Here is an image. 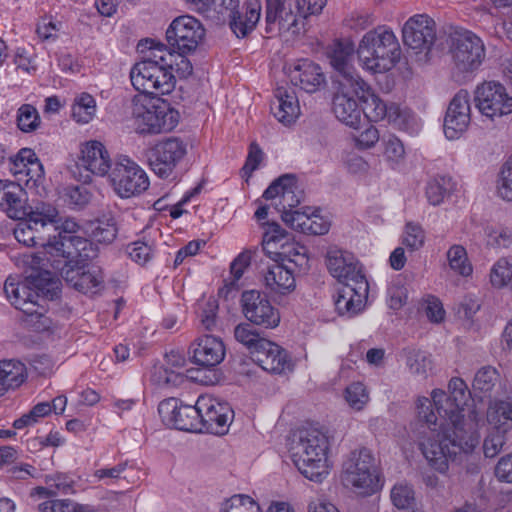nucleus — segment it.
<instances>
[{
    "instance_id": "de8ad7c7",
    "label": "nucleus",
    "mask_w": 512,
    "mask_h": 512,
    "mask_svg": "<svg viewBox=\"0 0 512 512\" xmlns=\"http://www.w3.org/2000/svg\"><path fill=\"white\" fill-rule=\"evenodd\" d=\"M117 234V222L112 215H104L92 224L91 238L100 244H111L116 239Z\"/></svg>"
},
{
    "instance_id": "5fc2aeb1",
    "label": "nucleus",
    "mask_w": 512,
    "mask_h": 512,
    "mask_svg": "<svg viewBox=\"0 0 512 512\" xmlns=\"http://www.w3.org/2000/svg\"><path fill=\"white\" fill-rule=\"evenodd\" d=\"M447 260L451 270L457 274L467 277L473 272L471 263L468 260L466 249L461 245H453L447 251Z\"/></svg>"
},
{
    "instance_id": "ea45409f",
    "label": "nucleus",
    "mask_w": 512,
    "mask_h": 512,
    "mask_svg": "<svg viewBox=\"0 0 512 512\" xmlns=\"http://www.w3.org/2000/svg\"><path fill=\"white\" fill-rule=\"evenodd\" d=\"M144 56L140 62H149L156 67L163 68L164 72H172L173 50L168 49L164 44L152 39H146L139 43Z\"/></svg>"
},
{
    "instance_id": "393cba45",
    "label": "nucleus",
    "mask_w": 512,
    "mask_h": 512,
    "mask_svg": "<svg viewBox=\"0 0 512 512\" xmlns=\"http://www.w3.org/2000/svg\"><path fill=\"white\" fill-rule=\"evenodd\" d=\"M369 292L367 280L356 283L344 284L334 296V305L340 316L352 318L359 314L365 307Z\"/></svg>"
},
{
    "instance_id": "680f3d73",
    "label": "nucleus",
    "mask_w": 512,
    "mask_h": 512,
    "mask_svg": "<svg viewBox=\"0 0 512 512\" xmlns=\"http://www.w3.org/2000/svg\"><path fill=\"white\" fill-rule=\"evenodd\" d=\"M135 468L134 463L126 460L118 463L113 467H105L95 470L93 476L99 480L104 481L106 484H109L118 479L124 478L128 479V475L122 476L127 470H132Z\"/></svg>"
},
{
    "instance_id": "1a4fd4ad",
    "label": "nucleus",
    "mask_w": 512,
    "mask_h": 512,
    "mask_svg": "<svg viewBox=\"0 0 512 512\" xmlns=\"http://www.w3.org/2000/svg\"><path fill=\"white\" fill-rule=\"evenodd\" d=\"M267 33L296 35L300 31L304 9L299 0H265Z\"/></svg>"
},
{
    "instance_id": "a211bd4d",
    "label": "nucleus",
    "mask_w": 512,
    "mask_h": 512,
    "mask_svg": "<svg viewBox=\"0 0 512 512\" xmlns=\"http://www.w3.org/2000/svg\"><path fill=\"white\" fill-rule=\"evenodd\" d=\"M4 292L7 299L16 309L21 310L26 316L32 319H43L42 326H47L45 306L41 303L38 292L27 283H14L9 277L5 281Z\"/></svg>"
},
{
    "instance_id": "2f4dec72",
    "label": "nucleus",
    "mask_w": 512,
    "mask_h": 512,
    "mask_svg": "<svg viewBox=\"0 0 512 512\" xmlns=\"http://www.w3.org/2000/svg\"><path fill=\"white\" fill-rule=\"evenodd\" d=\"M8 165L13 175L24 174L27 177L26 182L37 183L44 177L43 165L29 148H23L15 156L10 157Z\"/></svg>"
},
{
    "instance_id": "69168bd1",
    "label": "nucleus",
    "mask_w": 512,
    "mask_h": 512,
    "mask_svg": "<svg viewBox=\"0 0 512 512\" xmlns=\"http://www.w3.org/2000/svg\"><path fill=\"white\" fill-rule=\"evenodd\" d=\"M384 158L392 167L400 164L405 157V148L400 139L394 135H390L383 139Z\"/></svg>"
},
{
    "instance_id": "603ef678",
    "label": "nucleus",
    "mask_w": 512,
    "mask_h": 512,
    "mask_svg": "<svg viewBox=\"0 0 512 512\" xmlns=\"http://www.w3.org/2000/svg\"><path fill=\"white\" fill-rule=\"evenodd\" d=\"M151 377L155 384L164 388L179 387L186 382L182 371L163 365L155 366Z\"/></svg>"
},
{
    "instance_id": "a18cd8bd",
    "label": "nucleus",
    "mask_w": 512,
    "mask_h": 512,
    "mask_svg": "<svg viewBox=\"0 0 512 512\" xmlns=\"http://www.w3.org/2000/svg\"><path fill=\"white\" fill-rule=\"evenodd\" d=\"M26 379V367L19 360H2V391L18 388Z\"/></svg>"
},
{
    "instance_id": "72a5a7b5",
    "label": "nucleus",
    "mask_w": 512,
    "mask_h": 512,
    "mask_svg": "<svg viewBox=\"0 0 512 512\" xmlns=\"http://www.w3.org/2000/svg\"><path fill=\"white\" fill-rule=\"evenodd\" d=\"M264 284L266 289L272 294H289L296 287L294 272L286 264L276 262L265 272Z\"/></svg>"
},
{
    "instance_id": "e433bc0d",
    "label": "nucleus",
    "mask_w": 512,
    "mask_h": 512,
    "mask_svg": "<svg viewBox=\"0 0 512 512\" xmlns=\"http://www.w3.org/2000/svg\"><path fill=\"white\" fill-rule=\"evenodd\" d=\"M275 99L276 101L271 105L272 113L279 122L290 125L300 114V106L295 93L279 87L275 91Z\"/></svg>"
},
{
    "instance_id": "4d7b16f0",
    "label": "nucleus",
    "mask_w": 512,
    "mask_h": 512,
    "mask_svg": "<svg viewBox=\"0 0 512 512\" xmlns=\"http://www.w3.org/2000/svg\"><path fill=\"white\" fill-rule=\"evenodd\" d=\"M129 258L139 265H145L154 256V244L148 240H137L127 245Z\"/></svg>"
},
{
    "instance_id": "2eb2a0df",
    "label": "nucleus",
    "mask_w": 512,
    "mask_h": 512,
    "mask_svg": "<svg viewBox=\"0 0 512 512\" xmlns=\"http://www.w3.org/2000/svg\"><path fill=\"white\" fill-rule=\"evenodd\" d=\"M241 306L245 318L254 325L273 329L280 323L279 310L258 290L244 291Z\"/></svg>"
},
{
    "instance_id": "dca6fc26",
    "label": "nucleus",
    "mask_w": 512,
    "mask_h": 512,
    "mask_svg": "<svg viewBox=\"0 0 512 512\" xmlns=\"http://www.w3.org/2000/svg\"><path fill=\"white\" fill-rule=\"evenodd\" d=\"M449 395L440 389L431 393V407H435L437 416L464 415L465 406L471 397L467 384L463 379L453 377L448 385ZM433 410V408H431Z\"/></svg>"
},
{
    "instance_id": "6ab92c4d",
    "label": "nucleus",
    "mask_w": 512,
    "mask_h": 512,
    "mask_svg": "<svg viewBox=\"0 0 512 512\" xmlns=\"http://www.w3.org/2000/svg\"><path fill=\"white\" fill-rule=\"evenodd\" d=\"M197 409L201 426L200 432L223 434L233 418V410L227 403L211 396H199Z\"/></svg>"
},
{
    "instance_id": "49530a36",
    "label": "nucleus",
    "mask_w": 512,
    "mask_h": 512,
    "mask_svg": "<svg viewBox=\"0 0 512 512\" xmlns=\"http://www.w3.org/2000/svg\"><path fill=\"white\" fill-rule=\"evenodd\" d=\"M499 382L500 375L496 368L492 366H484L476 372L472 388L477 396L484 397L490 394Z\"/></svg>"
},
{
    "instance_id": "39448f33",
    "label": "nucleus",
    "mask_w": 512,
    "mask_h": 512,
    "mask_svg": "<svg viewBox=\"0 0 512 512\" xmlns=\"http://www.w3.org/2000/svg\"><path fill=\"white\" fill-rule=\"evenodd\" d=\"M132 114L135 129L139 134L168 132L178 123V112L159 97H135Z\"/></svg>"
},
{
    "instance_id": "bb28decb",
    "label": "nucleus",
    "mask_w": 512,
    "mask_h": 512,
    "mask_svg": "<svg viewBox=\"0 0 512 512\" xmlns=\"http://www.w3.org/2000/svg\"><path fill=\"white\" fill-rule=\"evenodd\" d=\"M353 54L354 45L352 42L340 40L334 42L328 54L330 64L336 71L334 84H340L345 78L355 84L363 85V79L352 65Z\"/></svg>"
},
{
    "instance_id": "0eeeda50",
    "label": "nucleus",
    "mask_w": 512,
    "mask_h": 512,
    "mask_svg": "<svg viewBox=\"0 0 512 512\" xmlns=\"http://www.w3.org/2000/svg\"><path fill=\"white\" fill-rule=\"evenodd\" d=\"M449 40L454 68L459 73H471L481 66L485 47L480 37L469 30L456 29L450 33Z\"/></svg>"
},
{
    "instance_id": "ddd939ff",
    "label": "nucleus",
    "mask_w": 512,
    "mask_h": 512,
    "mask_svg": "<svg viewBox=\"0 0 512 512\" xmlns=\"http://www.w3.org/2000/svg\"><path fill=\"white\" fill-rule=\"evenodd\" d=\"M474 102L479 112L491 120L512 113V97L508 95L506 88L497 82H484L477 86Z\"/></svg>"
},
{
    "instance_id": "79ce46f5",
    "label": "nucleus",
    "mask_w": 512,
    "mask_h": 512,
    "mask_svg": "<svg viewBox=\"0 0 512 512\" xmlns=\"http://www.w3.org/2000/svg\"><path fill=\"white\" fill-rule=\"evenodd\" d=\"M57 223L55 226H48L46 230H53L54 232H58L57 235L51 236L48 234V245H46L47 253H50L51 256H60V243L64 241V237L66 236H76L80 229V225L72 218H66L65 220H61L59 215L57 216Z\"/></svg>"
},
{
    "instance_id": "473e14b6",
    "label": "nucleus",
    "mask_w": 512,
    "mask_h": 512,
    "mask_svg": "<svg viewBox=\"0 0 512 512\" xmlns=\"http://www.w3.org/2000/svg\"><path fill=\"white\" fill-rule=\"evenodd\" d=\"M2 191L7 216L15 220H24L32 209L27 205V193L23 187L18 183L2 180Z\"/></svg>"
},
{
    "instance_id": "aec40b11",
    "label": "nucleus",
    "mask_w": 512,
    "mask_h": 512,
    "mask_svg": "<svg viewBox=\"0 0 512 512\" xmlns=\"http://www.w3.org/2000/svg\"><path fill=\"white\" fill-rule=\"evenodd\" d=\"M404 44L417 53H428L436 39V24L427 15H414L403 26Z\"/></svg>"
},
{
    "instance_id": "c85d7f7f",
    "label": "nucleus",
    "mask_w": 512,
    "mask_h": 512,
    "mask_svg": "<svg viewBox=\"0 0 512 512\" xmlns=\"http://www.w3.org/2000/svg\"><path fill=\"white\" fill-rule=\"evenodd\" d=\"M253 360L265 371L281 374L292 369L291 359L285 349L270 340L261 341Z\"/></svg>"
},
{
    "instance_id": "774afa93",
    "label": "nucleus",
    "mask_w": 512,
    "mask_h": 512,
    "mask_svg": "<svg viewBox=\"0 0 512 512\" xmlns=\"http://www.w3.org/2000/svg\"><path fill=\"white\" fill-rule=\"evenodd\" d=\"M425 233L419 224L408 222L405 225L403 244L412 251L420 249L424 245Z\"/></svg>"
},
{
    "instance_id": "412c9836",
    "label": "nucleus",
    "mask_w": 512,
    "mask_h": 512,
    "mask_svg": "<svg viewBox=\"0 0 512 512\" xmlns=\"http://www.w3.org/2000/svg\"><path fill=\"white\" fill-rule=\"evenodd\" d=\"M61 276L68 285L83 294H96L104 288L103 270L93 264L72 266L65 262Z\"/></svg>"
},
{
    "instance_id": "58836bf2",
    "label": "nucleus",
    "mask_w": 512,
    "mask_h": 512,
    "mask_svg": "<svg viewBox=\"0 0 512 512\" xmlns=\"http://www.w3.org/2000/svg\"><path fill=\"white\" fill-rule=\"evenodd\" d=\"M486 421L489 428L508 433L512 430V399H494L488 404Z\"/></svg>"
},
{
    "instance_id": "f03ea898",
    "label": "nucleus",
    "mask_w": 512,
    "mask_h": 512,
    "mask_svg": "<svg viewBox=\"0 0 512 512\" xmlns=\"http://www.w3.org/2000/svg\"><path fill=\"white\" fill-rule=\"evenodd\" d=\"M329 437L317 428H303L291 444V456L295 466L307 479L321 482L329 474Z\"/></svg>"
},
{
    "instance_id": "3c124183",
    "label": "nucleus",
    "mask_w": 512,
    "mask_h": 512,
    "mask_svg": "<svg viewBox=\"0 0 512 512\" xmlns=\"http://www.w3.org/2000/svg\"><path fill=\"white\" fill-rule=\"evenodd\" d=\"M454 183L450 177L437 176L426 186V197L433 206L441 204L444 198L453 190Z\"/></svg>"
},
{
    "instance_id": "052dcab7",
    "label": "nucleus",
    "mask_w": 512,
    "mask_h": 512,
    "mask_svg": "<svg viewBox=\"0 0 512 512\" xmlns=\"http://www.w3.org/2000/svg\"><path fill=\"white\" fill-rule=\"evenodd\" d=\"M220 512H261V509L250 496L239 494L226 500Z\"/></svg>"
},
{
    "instance_id": "c756f323",
    "label": "nucleus",
    "mask_w": 512,
    "mask_h": 512,
    "mask_svg": "<svg viewBox=\"0 0 512 512\" xmlns=\"http://www.w3.org/2000/svg\"><path fill=\"white\" fill-rule=\"evenodd\" d=\"M78 165L98 176H105L113 167L106 147L97 140L82 145Z\"/></svg>"
},
{
    "instance_id": "e2e57ef3",
    "label": "nucleus",
    "mask_w": 512,
    "mask_h": 512,
    "mask_svg": "<svg viewBox=\"0 0 512 512\" xmlns=\"http://www.w3.org/2000/svg\"><path fill=\"white\" fill-rule=\"evenodd\" d=\"M506 432L488 428L487 435L483 441V453L487 458H494L503 449L507 441Z\"/></svg>"
},
{
    "instance_id": "4c0bfd02",
    "label": "nucleus",
    "mask_w": 512,
    "mask_h": 512,
    "mask_svg": "<svg viewBox=\"0 0 512 512\" xmlns=\"http://www.w3.org/2000/svg\"><path fill=\"white\" fill-rule=\"evenodd\" d=\"M44 483L46 486H37L30 492V496L38 499H49L59 494H68L73 491L75 481L71 476L65 473H53L45 475Z\"/></svg>"
},
{
    "instance_id": "6e6d98bb",
    "label": "nucleus",
    "mask_w": 512,
    "mask_h": 512,
    "mask_svg": "<svg viewBox=\"0 0 512 512\" xmlns=\"http://www.w3.org/2000/svg\"><path fill=\"white\" fill-rule=\"evenodd\" d=\"M391 500L398 509L411 510L415 507V493L407 483H397L391 490Z\"/></svg>"
},
{
    "instance_id": "cd10ccee",
    "label": "nucleus",
    "mask_w": 512,
    "mask_h": 512,
    "mask_svg": "<svg viewBox=\"0 0 512 512\" xmlns=\"http://www.w3.org/2000/svg\"><path fill=\"white\" fill-rule=\"evenodd\" d=\"M291 83L307 93H314L325 83L321 67L308 59L298 60L288 70Z\"/></svg>"
},
{
    "instance_id": "37998d69",
    "label": "nucleus",
    "mask_w": 512,
    "mask_h": 512,
    "mask_svg": "<svg viewBox=\"0 0 512 512\" xmlns=\"http://www.w3.org/2000/svg\"><path fill=\"white\" fill-rule=\"evenodd\" d=\"M39 512H102L99 506L79 503L70 498H49L38 504Z\"/></svg>"
},
{
    "instance_id": "0e129e2a",
    "label": "nucleus",
    "mask_w": 512,
    "mask_h": 512,
    "mask_svg": "<svg viewBox=\"0 0 512 512\" xmlns=\"http://www.w3.org/2000/svg\"><path fill=\"white\" fill-rule=\"evenodd\" d=\"M387 120L400 130H408L413 127L416 118L411 110L401 108L396 104H391Z\"/></svg>"
},
{
    "instance_id": "20e7f679",
    "label": "nucleus",
    "mask_w": 512,
    "mask_h": 512,
    "mask_svg": "<svg viewBox=\"0 0 512 512\" xmlns=\"http://www.w3.org/2000/svg\"><path fill=\"white\" fill-rule=\"evenodd\" d=\"M341 481L360 495H371L379 489L376 460L368 448L361 447L347 455L342 464Z\"/></svg>"
},
{
    "instance_id": "a19ab883",
    "label": "nucleus",
    "mask_w": 512,
    "mask_h": 512,
    "mask_svg": "<svg viewBox=\"0 0 512 512\" xmlns=\"http://www.w3.org/2000/svg\"><path fill=\"white\" fill-rule=\"evenodd\" d=\"M261 16V5L249 3L244 14L233 13L230 17V28L238 37L247 36L256 26Z\"/></svg>"
},
{
    "instance_id": "09e8293b",
    "label": "nucleus",
    "mask_w": 512,
    "mask_h": 512,
    "mask_svg": "<svg viewBox=\"0 0 512 512\" xmlns=\"http://www.w3.org/2000/svg\"><path fill=\"white\" fill-rule=\"evenodd\" d=\"M96 113V101L92 95L83 92L75 97L72 105V117L80 124L89 123Z\"/></svg>"
},
{
    "instance_id": "b1692460",
    "label": "nucleus",
    "mask_w": 512,
    "mask_h": 512,
    "mask_svg": "<svg viewBox=\"0 0 512 512\" xmlns=\"http://www.w3.org/2000/svg\"><path fill=\"white\" fill-rule=\"evenodd\" d=\"M326 266L329 273L343 284L367 280L362 265L350 252L340 249H330L326 255Z\"/></svg>"
},
{
    "instance_id": "f704fd0d",
    "label": "nucleus",
    "mask_w": 512,
    "mask_h": 512,
    "mask_svg": "<svg viewBox=\"0 0 512 512\" xmlns=\"http://www.w3.org/2000/svg\"><path fill=\"white\" fill-rule=\"evenodd\" d=\"M60 256L65 262L93 260L99 255V248L92 241L80 236H66L60 243Z\"/></svg>"
},
{
    "instance_id": "bf43d9fd",
    "label": "nucleus",
    "mask_w": 512,
    "mask_h": 512,
    "mask_svg": "<svg viewBox=\"0 0 512 512\" xmlns=\"http://www.w3.org/2000/svg\"><path fill=\"white\" fill-rule=\"evenodd\" d=\"M344 398L348 405L356 411H360L369 401V393L361 382H353L345 389Z\"/></svg>"
},
{
    "instance_id": "a878e982",
    "label": "nucleus",
    "mask_w": 512,
    "mask_h": 512,
    "mask_svg": "<svg viewBox=\"0 0 512 512\" xmlns=\"http://www.w3.org/2000/svg\"><path fill=\"white\" fill-rule=\"evenodd\" d=\"M263 198L266 200L278 199L275 205L282 215L283 211H292L300 204L303 191L299 188L296 179L286 174L268 186L263 193Z\"/></svg>"
},
{
    "instance_id": "423d86ee",
    "label": "nucleus",
    "mask_w": 512,
    "mask_h": 512,
    "mask_svg": "<svg viewBox=\"0 0 512 512\" xmlns=\"http://www.w3.org/2000/svg\"><path fill=\"white\" fill-rule=\"evenodd\" d=\"M262 248L265 254L275 262H285L295 265L299 271L309 268L308 249L292 240L288 233L278 223H265Z\"/></svg>"
},
{
    "instance_id": "f3484780",
    "label": "nucleus",
    "mask_w": 512,
    "mask_h": 512,
    "mask_svg": "<svg viewBox=\"0 0 512 512\" xmlns=\"http://www.w3.org/2000/svg\"><path fill=\"white\" fill-rule=\"evenodd\" d=\"M335 85L332 100V110L336 118L345 125L357 128L362 119V109L356 97V84L349 79H343Z\"/></svg>"
},
{
    "instance_id": "7c9ffc66",
    "label": "nucleus",
    "mask_w": 512,
    "mask_h": 512,
    "mask_svg": "<svg viewBox=\"0 0 512 512\" xmlns=\"http://www.w3.org/2000/svg\"><path fill=\"white\" fill-rule=\"evenodd\" d=\"M225 357V347L221 339L205 335L193 344V361L195 364L212 368L220 364Z\"/></svg>"
},
{
    "instance_id": "4468645a",
    "label": "nucleus",
    "mask_w": 512,
    "mask_h": 512,
    "mask_svg": "<svg viewBox=\"0 0 512 512\" xmlns=\"http://www.w3.org/2000/svg\"><path fill=\"white\" fill-rule=\"evenodd\" d=\"M205 35L199 20L190 15L175 18L166 31L170 48L181 53H193Z\"/></svg>"
},
{
    "instance_id": "4be33fe9",
    "label": "nucleus",
    "mask_w": 512,
    "mask_h": 512,
    "mask_svg": "<svg viewBox=\"0 0 512 512\" xmlns=\"http://www.w3.org/2000/svg\"><path fill=\"white\" fill-rule=\"evenodd\" d=\"M158 411L163 421L178 430L201 431L197 403L194 406L184 405L179 404L176 398H169L160 402Z\"/></svg>"
},
{
    "instance_id": "5701e85b",
    "label": "nucleus",
    "mask_w": 512,
    "mask_h": 512,
    "mask_svg": "<svg viewBox=\"0 0 512 512\" xmlns=\"http://www.w3.org/2000/svg\"><path fill=\"white\" fill-rule=\"evenodd\" d=\"M470 96L468 91L460 90L451 99L444 118V134L449 140L459 138L471 121Z\"/></svg>"
},
{
    "instance_id": "8fccbe9b",
    "label": "nucleus",
    "mask_w": 512,
    "mask_h": 512,
    "mask_svg": "<svg viewBox=\"0 0 512 512\" xmlns=\"http://www.w3.org/2000/svg\"><path fill=\"white\" fill-rule=\"evenodd\" d=\"M404 353L409 371L423 379L427 378L428 372L432 369L431 356L417 349H405Z\"/></svg>"
},
{
    "instance_id": "f8f14e48",
    "label": "nucleus",
    "mask_w": 512,
    "mask_h": 512,
    "mask_svg": "<svg viewBox=\"0 0 512 512\" xmlns=\"http://www.w3.org/2000/svg\"><path fill=\"white\" fill-rule=\"evenodd\" d=\"M186 153V144L178 138L170 137L150 149L148 163L158 177L167 179L174 174Z\"/></svg>"
},
{
    "instance_id": "c03bdc74",
    "label": "nucleus",
    "mask_w": 512,
    "mask_h": 512,
    "mask_svg": "<svg viewBox=\"0 0 512 512\" xmlns=\"http://www.w3.org/2000/svg\"><path fill=\"white\" fill-rule=\"evenodd\" d=\"M29 277L31 278L30 283L33 285V289L38 292L41 302L58 297L60 282L51 272L47 270L38 271L37 273H31Z\"/></svg>"
},
{
    "instance_id": "7ed1b4c3",
    "label": "nucleus",
    "mask_w": 512,
    "mask_h": 512,
    "mask_svg": "<svg viewBox=\"0 0 512 512\" xmlns=\"http://www.w3.org/2000/svg\"><path fill=\"white\" fill-rule=\"evenodd\" d=\"M358 57L364 69L383 73L400 60L401 48L394 32L387 26H378L365 33L358 46Z\"/></svg>"
},
{
    "instance_id": "338daca9",
    "label": "nucleus",
    "mask_w": 512,
    "mask_h": 512,
    "mask_svg": "<svg viewBox=\"0 0 512 512\" xmlns=\"http://www.w3.org/2000/svg\"><path fill=\"white\" fill-rule=\"evenodd\" d=\"M497 193L506 201H512V155L503 165L497 181Z\"/></svg>"
},
{
    "instance_id": "13d9d810",
    "label": "nucleus",
    "mask_w": 512,
    "mask_h": 512,
    "mask_svg": "<svg viewBox=\"0 0 512 512\" xmlns=\"http://www.w3.org/2000/svg\"><path fill=\"white\" fill-rule=\"evenodd\" d=\"M40 124L41 118L34 106L24 104L18 109L17 126L22 132H34L38 129Z\"/></svg>"
},
{
    "instance_id": "9d476101",
    "label": "nucleus",
    "mask_w": 512,
    "mask_h": 512,
    "mask_svg": "<svg viewBox=\"0 0 512 512\" xmlns=\"http://www.w3.org/2000/svg\"><path fill=\"white\" fill-rule=\"evenodd\" d=\"M109 179L115 193L121 198L138 196L150 185L146 172L126 156L119 157L114 162Z\"/></svg>"
},
{
    "instance_id": "9b49d317",
    "label": "nucleus",
    "mask_w": 512,
    "mask_h": 512,
    "mask_svg": "<svg viewBox=\"0 0 512 512\" xmlns=\"http://www.w3.org/2000/svg\"><path fill=\"white\" fill-rule=\"evenodd\" d=\"M130 80L133 87L143 94L142 96L169 94L176 84L172 72H164L163 68L149 62L136 63L130 71Z\"/></svg>"
},
{
    "instance_id": "f257e3e1",
    "label": "nucleus",
    "mask_w": 512,
    "mask_h": 512,
    "mask_svg": "<svg viewBox=\"0 0 512 512\" xmlns=\"http://www.w3.org/2000/svg\"><path fill=\"white\" fill-rule=\"evenodd\" d=\"M418 415L425 425L421 426L419 449L431 468L446 473L449 459L457 454L472 453L480 443L475 423L464 415L437 416L431 410L427 397L417 401Z\"/></svg>"
},
{
    "instance_id": "c9c22d12",
    "label": "nucleus",
    "mask_w": 512,
    "mask_h": 512,
    "mask_svg": "<svg viewBox=\"0 0 512 512\" xmlns=\"http://www.w3.org/2000/svg\"><path fill=\"white\" fill-rule=\"evenodd\" d=\"M356 97L363 103L362 113L372 122L387 119L390 113V105L384 103L372 90L370 85L363 80L362 84H356Z\"/></svg>"
},
{
    "instance_id": "6e6552de",
    "label": "nucleus",
    "mask_w": 512,
    "mask_h": 512,
    "mask_svg": "<svg viewBox=\"0 0 512 512\" xmlns=\"http://www.w3.org/2000/svg\"><path fill=\"white\" fill-rule=\"evenodd\" d=\"M58 210L51 204L41 203L12 229L15 239L25 246H41L46 251L48 237L41 231L57 223Z\"/></svg>"
},
{
    "instance_id": "864d4df0",
    "label": "nucleus",
    "mask_w": 512,
    "mask_h": 512,
    "mask_svg": "<svg viewBox=\"0 0 512 512\" xmlns=\"http://www.w3.org/2000/svg\"><path fill=\"white\" fill-rule=\"evenodd\" d=\"M234 337L249 350L252 358L255 356V351L259 349L260 342L266 340L250 323L238 324L234 329Z\"/></svg>"
}]
</instances>
